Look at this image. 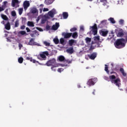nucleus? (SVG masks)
Listing matches in <instances>:
<instances>
[{
    "instance_id": "42",
    "label": "nucleus",
    "mask_w": 127,
    "mask_h": 127,
    "mask_svg": "<svg viewBox=\"0 0 127 127\" xmlns=\"http://www.w3.org/2000/svg\"><path fill=\"white\" fill-rule=\"evenodd\" d=\"M11 15L12 16H16V12H15V11H12Z\"/></svg>"
},
{
    "instance_id": "25",
    "label": "nucleus",
    "mask_w": 127,
    "mask_h": 127,
    "mask_svg": "<svg viewBox=\"0 0 127 127\" xmlns=\"http://www.w3.org/2000/svg\"><path fill=\"white\" fill-rule=\"evenodd\" d=\"M48 14L49 16H50V17H52V18L54 17V12H53V11H50L48 12Z\"/></svg>"
},
{
    "instance_id": "18",
    "label": "nucleus",
    "mask_w": 127,
    "mask_h": 127,
    "mask_svg": "<svg viewBox=\"0 0 127 127\" xmlns=\"http://www.w3.org/2000/svg\"><path fill=\"white\" fill-rule=\"evenodd\" d=\"M100 2H102L104 6H106L108 4V0H100Z\"/></svg>"
},
{
    "instance_id": "34",
    "label": "nucleus",
    "mask_w": 127,
    "mask_h": 127,
    "mask_svg": "<svg viewBox=\"0 0 127 127\" xmlns=\"http://www.w3.org/2000/svg\"><path fill=\"white\" fill-rule=\"evenodd\" d=\"M109 20H110V21L111 22V23H113V24L116 23V21H115V19H114V18H110Z\"/></svg>"
},
{
    "instance_id": "61",
    "label": "nucleus",
    "mask_w": 127,
    "mask_h": 127,
    "mask_svg": "<svg viewBox=\"0 0 127 127\" xmlns=\"http://www.w3.org/2000/svg\"><path fill=\"white\" fill-rule=\"evenodd\" d=\"M92 49H93V45H91L89 50H92Z\"/></svg>"
},
{
    "instance_id": "64",
    "label": "nucleus",
    "mask_w": 127,
    "mask_h": 127,
    "mask_svg": "<svg viewBox=\"0 0 127 127\" xmlns=\"http://www.w3.org/2000/svg\"><path fill=\"white\" fill-rule=\"evenodd\" d=\"M62 66H68V64H62Z\"/></svg>"
},
{
    "instance_id": "58",
    "label": "nucleus",
    "mask_w": 127,
    "mask_h": 127,
    "mask_svg": "<svg viewBox=\"0 0 127 127\" xmlns=\"http://www.w3.org/2000/svg\"><path fill=\"white\" fill-rule=\"evenodd\" d=\"M110 74H117V72H115V71H112L110 72Z\"/></svg>"
},
{
    "instance_id": "14",
    "label": "nucleus",
    "mask_w": 127,
    "mask_h": 127,
    "mask_svg": "<svg viewBox=\"0 0 127 127\" xmlns=\"http://www.w3.org/2000/svg\"><path fill=\"white\" fill-rule=\"evenodd\" d=\"M29 1H25L24 2V4H23V5H24V8L25 9V8H27V7H28V6H29Z\"/></svg>"
},
{
    "instance_id": "11",
    "label": "nucleus",
    "mask_w": 127,
    "mask_h": 127,
    "mask_svg": "<svg viewBox=\"0 0 127 127\" xmlns=\"http://www.w3.org/2000/svg\"><path fill=\"white\" fill-rule=\"evenodd\" d=\"M66 52L69 54H73V53H74V49L73 47H70L66 50Z\"/></svg>"
},
{
    "instance_id": "4",
    "label": "nucleus",
    "mask_w": 127,
    "mask_h": 127,
    "mask_svg": "<svg viewBox=\"0 0 127 127\" xmlns=\"http://www.w3.org/2000/svg\"><path fill=\"white\" fill-rule=\"evenodd\" d=\"M97 81H98V78H90L88 80L87 85H88L89 87H91V86H94V85L97 83Z\"/></svg>"
},
{
    "instance_id": "33",
    "label": "nucleus",
    "mask_w": 127,
    "mask_h": 127,
    "mask_svg": "<svg viewBox=\"0 0 127 127\" xmlns=\"http://www.w3.org/2000/svg\"><path fill=\"white\" fill-rule=\"evenodd\" d=\"M51 64H52V65H53V64H55L56 63V60L54 59H53L51 60H49Z\"/></svg>"
},
{
    "instance_id": "57",
    "label": "nucleus",
    "mask_w": 127,
    "mask_h": 127,
    "mask_svg": "<svg viewBox=\"0 0 127 127\" xmlns=\"http://www.w3.org/2000/svg\"><path fill=\"white\" fill-rule=\"evenodd\" d=\"M45 21H46L44 19L42 20V21H41L42 24H44V23H45Z\"/></svg>"
},
{
    "instance_id": "53",
    "label": "nucleus",
    "mask_w": 127,
    "mask_h": 127,
    "mask_svg": "<svg viewBox=\"0 0 127 127\" xmlns=\"http://www.w3.org/2000/svg\"><path fill=\"white\" fill-rule=\"evenodd\" d=\"M48 10H49V9L47 8H44L43 9V11H48Z\"/></svg>"
},
{
    "instance_id": "8",
    "label": "nucleus",
    "mask_w": 127,
    "mask_h": 127,
    "mask_svg": "<svg viewBox=\"0 0 127 127\" xmlns=\"http://www.w3.org/2000/svg\"><path fill=\"white\" fill-rule=\"evenodd\" d=\"M60 26V25H59V23L56 22L55 25H53L52 27V30H57L58 28H59V27Z\"/></svg>"
},
{
    "instance_id": "9",
    "label": "nucleus",
    "mask_w": 127,
    "mask_h": 127,
    "mask_svg": "<svg viewBox=\"0 0 127 127\" xmlns=\"http://www.w3.org/2000/svg\"><path fill=\"white\" fill-rule=\"evenodd\" d=\"M109 32L108 31H100V34L101 35H102V36L106 37L108 35V33Z\"/></svg>"
},
{
    "instance_id": "21",
    "label": "nucleus",
    "mask_w": 127,
    "mask_h": 127,
    "mask_svg": "<svg viewBox=\"0 0 127 127\" xmlns=\"http://www.w3.org/2000/svg\"><path fill=\"white\" fill-rule=\"evenodd\" d=\"M15 3H18V0H12V6L15 7Z\"/></svg>"
},
{
    "instance_id": "2",
    "label": "nucleus",
    "mask_w": 127,
    "mask_h": 127,
    "mask_svg": "<svg viewBox=\"0 0 127 127\" xmlns=\"http://www.w3.org/2000/svg\"><path fill=\"white\" fill-rule=\"evenodd\" d=\"M125 41V39L121 38L117 39L114 43L115 46L118 49H122L126 46V44L124 43Z\"/></svg>"
},
{
    "instance_id": "54",
    "label": "nucleus",
    "mask_w": 127,
    "mask_h": 127,
    "mask_svg": "<svg viewBox=\"0 0 127 127\" xmlns=\"http://www.w3.org/2000/svg\"><path fill=\"white\" fill-rule=\"evenodd\" d=\"M22 22L25 23L26 21V18H23L22 20Z\"/></svg>"
},
{
    "instance_id": "47",
    "label": "nucleus",
    "mask_w": 127,
    "mask_h": 127,
    "mask_svg": "<svg viewBox=\"0 0 127 127\" xmlns=\"http://www.w3.org/2000/svg\"><path fill=\"white\" fill-rule=\"evenodd\" d=\"M26 60H30V61H32V58H30L29 57H26Z\"/></svg>"
},
{
    "instance_id": "30",
    "label": "nucleus",
    "mask_w": 127,
    "mask_h": 127,
    "mask_svg": "<svg viewBox=\"0 0 127 127\" xmlns=\"http://www.w3.org/2000/svg\"><path fill=\"white\" fill-rule=\"evenodd\" d=\"M105 71L106 72H107V73L108 74H109V73H110V71L109 70V67L108 66V65L105 64Z\"/></svg>"
},
{
    "instance_id": "39",
    "label": "nucleus",
    "mask_w": 127,
    "mask_h": 127,
    "mask_svg": "<svg viewBox=\"0 0 127 127\" xmlns=\"http://www.w3.org/2000/svg\"><path fill=\"white\" fill-rule=\"evenodd\" d=\"M23 11V9L22 8H20L19 9V14L21 15L22 14V12Z\"/></svg>"
},
{
    "instance_id": "22",
    "label": "nucleus",
    "mask_w": 127,
    "mask_h": 127,
    "mask_svg": "<svg viewBox=\"0 0 127 127\" xmlns=\"http://www.w3.org/2000/svg\"><path fill=\"white\" fill-rule=\"evenodd\" d=\"M59 61H60L61 62H62L64 61V62H65V57H64V56H60L59 57Z\"/></svg>"
},
{
    "instance_id": "5",
    "label": "nucleus",
    "mask_w": 127,
    "mask_h": 127,
    "mask_svg": "<svg viewBox=\"0 0 127 127\" xmlns=\"http://www.w3.org/2000/svg\"><path fill=\"white\" fill-rule=\"evenodd\" d=\"M92 28L91 31L93 33V35H97L98 33V27H97V24H94L92 26L90 27Z\"/></svg>"
},
{
    "instance_id": "44",
    "label": "nucleus",
    "mask_w": 127,
    "mask_h": 127,
    "mask_svg": "<svg viewBox=\"0 0 127 127\" xmlns=\"http://www.w3.org/2000/svg\"><path fill=\"white\" fill-rule=\"evenodd\" d=\"M50 28H51L50 26H49V25H46V30H47V31L50 30Z\"/></svg>"
},
{
    "instance_id": "62",
    "label": "nucleus",
    "mask_w": 127,
    "mask_h": 127,
    "mask_svg": "<svg viewBox=\"0 0 127 127\" xmlns=\"http://www.w3.org/2000/svg\"><path fill=\"white\" fill-rule=\"evenodd\" d=\"M42 10H43V9L42 8H40V13H41L42 12Z\"/></svg>"
},
{
    "instance_id": "40",
    "label": "nucleus",
    "mask_w": 127,
    "mask_h": 127,
    "mask_svg": "<svg viewBox=\"0 0 127 127\" xmlns=\"http://www.w3.org/2000/svg\"><path fill=\"white\" fill-rule=\"evenodd\" d=\"M94 40L95 41H100V36H95V37H94Z\"/></svg>"
},
{
    "instance_id": "24",
    "label": "nucleus",
    "mask_w": 127,
    "mask_h": 127,
    "mask_svg": "<svg viewBox=\"0 0 127 127\" xmlns=\"http://www.w3.org/2000/svg\"><path fill=\"white\" fill-rule=\"evenodd\" d=\"M85 42L87 44H89V43H91V39L90 38H89V37H86L85 39Z\"/></svg>"
},
{
    "instance_id": "17",
    "label": "nucleus",
    "mask_w": 127,
    "mask_h": 127,
    "mask_svg": "<svg viewBox=\"0 0 127 127\" xmlns=\"http://www.w3.org/2000/svg\"><path fill=\"white\" fill-rule=\"evenodd\" d=\"M120 71L121 73H122L123 76H124V77L127 76V73L125 72V69H124V68H121L120 69Z\"/></svg>"
},
{
    "instance_id": "35",
    "label": "nucleus",
    "mask_w": 127,
    "mask_h": 127,
    "mask_svg": "<svg viewBox=\"0 0 127 127\" xmlns=\"http://www.w3.org/2000/svg\"><path fill=\"white\" fill-rule=\"evenodd\" d=\"M19 26V21H18V20H17L15 21V27H18Z\"/></svg>"
},
{
    "instance_id": "1",
    "label": "nucleus",
    "mask_w": 127,
    "mask_h": 127,
    "mask_svg": "<svg viewBox=\"0 0 127 127\" xmlns=\"http://www.w3.org/2000/svg\"><path fill=\"white\" fill-rule=\"evenodd\" d=\"M116 77L114 75H110L109 77L108 76H104V80L108 81V82H110V80L112 83L115 84L118 87H120V86H121V79L120 78H117L116 79Z\"/></svg>"
},
{
    "instance_id": "7",
    "label": "nucleus",
    "mask_w": 127,
    "mask_h": 127,
    "mask_svg": "<svg viewBox=\"0 0 127 127\" xmlns=\"http://www.w3.org/2000/svg\"><path fill=\"white\" fill-rule=\"evenodd\" d=\"M88 57L89 58V59H91V60H95L97 57V53H93L91 55H88Z\"/></svg>"
},
{
    "instance_id": "38",
    "label": "nucleus",
    "mask_w": 127,
    "mask_h": 127,
    "mask_svg": "<svg viewBox=\"0 0 127 127\" xmlns=\"http://www.w3.org/2000/svg\"><path fill=\"white\" fill-rule=\"evenodd\" d=\"M56 67H57V64H55L53 65L51 67V69L52 70V71H56V69H54V68H56Z\"/></svg>"
},
{
    "instance_id": "15",
    "label": "nucleus",
    "mask_w": 127,
    "mask_h": 127,
    "mask_svg": "<svg viewBox=\"0 0 127 127\" xmlns=\"http://www.w3.org/2000/svg\"><path fill=\"white\" fill-rule=\"evenodd\" d=\"M71 36L72 38L74 39H76L78 38V33L77 32H75L73 33H72Z\"/></svg>"
},
{
    "instance_id": "50",
    "label": "nucleus",
    "mask_w": 127,
    "mask_h": 127,
    "mask_svg": "<svg viewBox=\"0 0 127 127\" xmlns=\"http://www.w3.org/2000/svg\"><path fill=\"white\" fill-rule=\"evenodd\" d=\"M31 62H33V63H38V61H35V60H32V61H31Z\"/></svg>"
},
{
    "instance_id": "12",
    "label": "nucleus",
    "mask_w": 127,
    "mask_h": 127,
    "mask_svg": "<svg viewBox=\"0 0 127 127\" xmlns=\"http://www.w3.org/2000/svg\"><path fill=\"white\" fill-rule=\"evenodd\" d=\"M4 26L6 30H10V23H9V22H7L6 24L4 25Z\"/></svg>"
},
{
    "instance_id": "20",
    "label": "nucleus",
    "mask_w": 127,
    "mask_h": 127,
    "mask_svg": "<svg viewBox=\"0 0 127 127\" xmlns=\"http://www.w3.org/2000/svg\"><path fill=\"white\" fill-rule=\"evenodd\" d=\"M63 16L64 18V19H66L68 18V12H64L63 13Z\"/></svg>"
},
{
    "instance_id": "51",
    "label": "nucleus",
    "mask_w": 127,
    "mask_h": 127,
    "mask_svg": "<svg viewBox=\"0 0 127 127\" xmlns=\"http://www.w3.org/2000/svg\"><path fill=\"white\" fill-rule=\"evenodd\" d=\"M3 10H4V8H3V7L0 6V11H3Z\"/></svg>"
},
{
    "instance_id": "19",
    "label": "nucleus",
    "mask_w": 127,
    "mask_h": 127,
    "mask_svg": "<svg viewBox=\"0 0 127 127\" xmlns=\"http://www.w3.org/2000/svg\"><path fill=\"white\" fill-rule=\"evenodd\" d=\"M31 12L33 14H34V13L38 14V10H37V8H34L31 10Z\"/></svg>"
},
{
    "instance_id": "27",
    "label": "nucleus",
    "mask_w": 127,
    "mask_h": 127,
    "mask_svg": "<svg viewBox=\"0 0 127 127\" xmlns=\"http://www.w3.org/2000/svg\"><path fill=\"white\" fill-rule=\"evenodd\" d=\"M27 24L28 26H30L31 27H34V24L32 22L28 21Z\"/></svg>"
},
{
    "instance_id": "13",
    "label": "nucleus",
    "mask_w": 127,
    "mask_h": 127,
    "mask_svg": "<svg viewBox=\"0 0 127 127\" xmlns=\"http://www.w3.org/2000/svg\"><path fill=\"white\" fill-rule=\"evenodd\" d=\"M74 43H76V41L73 39H71L68 41V44L69 46H73Z\"/></svg>"
},
{
    "instance_id": "59",
    "label": "nucleus",
    "mask_w": 127,
    "mask_h": 127,
    "mask_svg": "<svg viewBox=\"0 0 127 127\" xmlns=\"http://www.w3.org/2000/svg\"><path fill=\"white\" fill-rule=\"evenodd\" d=\"M126 35L125 36V39L126 40V41H127V32L126 33Z\"/></svg>"
},
{
    "instance_id": "26",
    "label": "nucleus",
    "mask_w": 127,
    "mask_h": 127,
    "mask_svg": "<svg viewBox=\"0 0 127 127\" xmlns=\"http://www.w3.org/2000/svg\"><path fill=\"white\" fill-rule=\"evenodd\" d=\"M18 33V34H21V35H27L25 31H20Z\"/></svg>"
},
{
    "instance_id": "31",
    "label": "nucleus",
    "mask_w": 127,
    "mask_h": 127,
    "mask_svg": "<svg viewBox=\"0 0 127 127\" xmlns=\"http://www.w3.org/2000/svg\"><path fill=\"white\" fill-rule=\"evenodd\" d=\"M43 43L44 45H45V46H48V47L50 46V43H49L46 41H44L43 42Z\"/></svg>"
},
{
    "instance_id": "16",
    "label": "nucleus",
    "mask_w": 127,
    "mask_h": 127,
    "mask_svg": "<svg viewBox=\"0 0 127 127\" xmlns=\"http://www.w3.org/2000/svg\"><path fill=\"white\" fill-rule=\"evenodd\" d=\"M53 1H54V0H45V3L48 5H49V4H51Z\"/></svg>"
},
{
    "instance_id": "10",
    "label": "nucleus",
    "mask_w": 127,
    "mask_h": 127,
    "mask_svg": "<svg viewBox=\"0 0 127 127\" xmlns=\"http://www.w3.org/2000/svg\"><path fill=\"white\" fill-rule=\"evenodd\" d=\"M36 42H34V39L32 38L30 40V41L28 43L29 45H31L32 46L33 45H36Z\"/></svg>"
},
{
    "instance_id": "63",
    "label": "nucleus",
    "mask_w": 127,
    "mask_h": 127,
    "mask_svg": "<svg viewBox=\"0 0 127 127\" xmlns=\"http://www.w3.org/2000/svg\"><path fill=\"white\" fill-rule=\"evenodd\" d=\"M30 35L31 37H34V34H31Z\"/></svg>"
},
{
    "instance_id": "28",
    "label": "nucleus",
    "mask_w": 127,
    "mask_h": 127,
    "mask_svg": "<svg viewBox=\"0 0 127 127\" xmlns=\"http://www.w3.org/2000/svg\"><path fill=\"white\" fill-rule=\"evenodd\" d=\"M53 41H54V43H55L56 44H59V39H58V38H54L53 39Z\"/></svg>"
},
{
    "instance_id": "29",
    "label": "nucleus",
    "mask_w": 127,
    "mask_h": 127,
    "mask_svg": "<svg viewBox=\"0 0 127 127\" xmlns=\"http://www.w3.org/2000/svg\"><path fill=\"white\" fill-rule=\"evenodd\" d=\"M18 62L20 63V64H22L23 62V58L22 57L19 58L18 59Z\"/></svg>"
},
{
    "instance_id": "36",
    "label": "nucleus",
    "mask_w": 127,
    "mask_h": 127,
    "mask_svg": "<svg viewBox=\"0 0 127 127\" xmlns=\"http://www.w3.org/2000/svg\"><path fill=\"white\" fill-rule=\"evenodd\" d=\"M64 63H67V64H71V63H72V60H65Z\"/></svg>"
},
{
    "instance_id": "45",
    "label": "nucleus",
    "mask_w": 127,
    "mask_h": 127,
    "mask_svg": "<svg viewBox=\"0 0 127 127\" xmlns=\"http://www.w3.org/2000/svg\"><path fill=\"white\" fill-rule=\"evenodd\" d=\"M64 70V69L62 68H60L58 69V71H59L60 73H61V72H63Z\"/></svg>"
},
{
    "instance_id": "41",
    "label": "nucleus",
    "mask_w": 127,
    "mask_h": 127,
    "mask_svg": "<svg viewBox=\"0 0 127 127\" xmlns=\"http://www.w3.org/2000/svg\"><path fill=\"white\" fill-rule=\"evenodd\" d=\"M76 30H77V28L76 27H73L70 29L71 32H74V31H76Z\"/></svg>"
},
{
    "instance_id": "52",
    "label": "nucleus",
    "mask_w": 127,
    "mask_h": 127,
    "mask_svg": "<svg viewBox=\"0 0 127 127\" xmlns=\"http://www.w3.org/2000/svg\"><path fill=\"white\" fill-rule=\"evenodd\" d=\"M26 30L27 31V32H30V29L28 27H26Z\"/></svg>"
},
{
    "instance_id": "3",
    "label": "nucleus",
    "mask_w": 127,
    "mask_h": 127,
    "mask_svg": "<svg viewBox=\"0 0 127 127\" xmlns=\"http://www.w3.org/2000/svg\"><path fill=\"white\" fill-rule=\"evenodd\" d=\"M48 55H49L48 52H44L40 54V56L38 57V59H39V60H46L47 58L46 56H48Z\"/></svg>"
},
{
    "instance_id": "6",
    "label": "nucleus",
    "mask_w": 127,
    "mask_h": 127,
    "mask_svg": "<svg viewBox=\"0 0 127 127\" xmlns=\"http://www.w3.org/2000/svg\"><path fill=\"white\" fill-rule=\"evenodd\" d=\"M62 35L64 37V38L67 39L68 38H70V37L72 36V33L63 32Z\"/></svg>"
},
{
    "instance_id": "23",
    "label": "nucleus",
    "mask_w": 127,
    "mask_h": 127,
    "mask_svg": "<svg viewBox=\"0 0 127 127\" xmlns=\"http://www.w3.org/2000/svg\"><path fill=\"white\" fill-rule=\"evenodd\" d=\"M125 35L124 32H119L117 34L118 37H123Z\"/></svg>"
},
{
    "instance_id": "43",
    "label": "nucleus",
    "mask_w": 127,
    "mask_h": 127,
    "mask_svg": "<svg viewBox=\"0 0 127 127\" xmlns=\"http://www.w3.org/2000/svg\"><path fill=\"white\" fill-rule=\"evenodd\" d=\"M46 65H47V66H52V64L51 63H50V61H48L47 63H46Z\"/></svg>"
},
{
    "instance_id": "55",
    "label": "nucleus",
    "mask_w": 127,
    "mask_h": 127,
    "mask_svg": "<svg viewBox=\"0 0 127 127\" xmlns=\"http://www.w3.org/2000/svg\"><path fill=\"white\" fill-rule=\"evenodd\" d=\"M80 30H81L82 31H84V26H80Z\"/></svg>"
},
{
    "instance_id": "49",
    "label": "nucleus",
    "mask_w": 127,
    "mask_h": 127,
    "mask_svg": "<svg viewBox=\"0 0 127 127\" xmlns=\"http://www.w3.org/2000/svg\"><path fill=\"white\" fill-rule=\"evenodd\" d=\"M111 65L112 66L111 69H112V71H114V64L113 63H111Z\"/></svg>"
},
{
    "instance_id": "56",
    "label": "nucleus",
    "mask_w": 127,
    "mask_h": 127,
    "mask_svg": "<svg viewBox=\"0 0 127 127\" xmlns=\"http://www.w3.org/2000/svg\"><path fill=\"white\" fill-rule=\"evenodd\" d=\"M20 28L21 29H24L25 28V26L24 25H22L21 27H20Z\"/></svg>"
},
{
    "instance_id": "48",
    "label": "nucleus",
    "mask_w": 127,
    "mask_h": 127,
    "mask_svg": "<svg viewBox=\"0 0 127 127\" xmlns=\"http://www.w3.org/2000/svg\"><path fill=\"white\" fill-rule=\"evenodd\" d=\"M19 46V49L20 50L21 49V48L23 47V46H22V44L19 43L18 45Z\"/></svg>"
},
{
    "instance_id": "37",
    "label": "nucleus",
    "mask_w": 127,
    "mask_h": 127,
    "mask_svg": "<svg viewBox=\"0 0 127 127\" xmlns=\"http://www.w3.org/2000/svg\"><path fill=\"white\" fill-rule=\"evenodd\" d=\"M60 42L61 44H64V42H65V40H64V39L63 38H61L60 40Z\"/></svg>"
},
{
    "instance_id": "46",
    "label": "nucleus",
    "mask_w": 127,
    "mask_h": 127,
    "mask_svg": "<svg viewBox=\"0 0 127 127\" xmlns=\"http://www.w3.org/2000/svg\"><path fill=\"white\" fill-rule=\"evenodd\" d=\"M125 22V21H124V20L123 19H121L120 21H119V23L120 24H121V25H123V24H124V22Z\"/></svg>"
},
{
    "instance_id": "60",
    "label": "nucleus",
    "mask_w": 127,
    "mask_h": 127,
    "mask_svg": "<svg viewBox=\"0 0 127 127\" xmlns=\"http://www.w3.org/2000/svg\"><path fill=\"white\" fill-rule=\"evenodd\" d=\"M6 3H7V1H5L3 2V4H4V5L5 6V4H6Z\"/></svg>"
},
{
    "instance_id": "32",
    "label": "nucleus",
    "mask_w": 127,
    "mask_h": 127,
    "mask_svg": "<svg viewBox=\"0 0 127 127\" xmlns=\"http://www.w3.org/2000/svg\"><path fill=\"white\" fill-rule=\"evenodd\" d=\"M1 16L4 20H7L8 19V18H7V16L6 15H4V14H1Z\"/></svg>"
}]
</instances>
